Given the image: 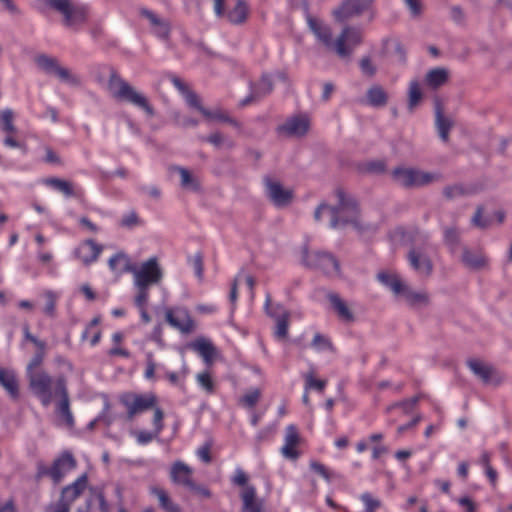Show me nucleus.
I'll list each match as a JSON object with an SVG mask.
<instances>
[{
	"instance_id": "obj_50",
	"label": "nucleus",
	"mask_w": 512,
	"mask_h": 512,
	"mask_svg": "<svg viewBox=\"0 0 512 512\" xmlns=\"http://www.w3.org/2000/svg\"><path fill=\"white\" fill-rule=\"evenodd\" d=\"M386 165L383 161H371L364 165V171L372 174H381L385 171Z\"/></svg>"
},
{
	"instance_id": "obj_56",
	"label": "nucleus",
	"mask_w": 512,
	"mask_h": 512,
	"mask_svg": "<svg viewBox=\"0 0 512 512\" xmlns=\"http://www.w3.org/2000/svg\"><path fill=\"white\" fill-rule=\"evenodd\" d=\"M154 411V425L156 434L163 429V411L156 405L155 408H151Z\"/></svg>"
},
{
	"instance_id": "obj_24",
	"label": "nucleus",
	"mask_w": 512,
	"mask_h": 512,
	"mask_svg": "<svg viewBox=\"0 0 512 512\" xmlns=\"http://www.w3.org/2000/svg\"><path fill=\"white\" fill-rule=\"evenodd\" d=\"M300 443V436L295 426L290 425L287 427L285 444L281 448V452L285 458L295 460L299 457L300 453L297 449Z\"/></svg>"
},
{
	"instance_id": "obj_18",
	"label": "nucleus",
	"mask_w": 512,
	"mask_h": 512,
	"mask_svg": "<svg viewBox=\"0 0 512 512\" xmlns=\"http://www.w3.org/2000/svg\"><path fill=\"white\" fill-rule=\"evenodd\" d=\"M165 318L172 327L182 333H190L194 330L195 323L186 309H169L166 311Z\"/></svg>"
},
{
	"instance_id": "obj_16",
	"label": "nucleus",
	"mask_w": 512,
	"mask_h": 512,
	"mask_svg": "<svg viewBox=\"0 0 512 512\" xmlns=\"http://www.w3.org/2000/svg\"><path fill=\"white\" fill-rule=\"evenodd\" d=\"M187 102L188 104L199 111L207 121H218V122H227L233 125H237V122L232 119L226 111L222 109H216L214 111H210L206 109L202 104L198 96L193 92L187 93Z\"/></svg>"
},
{
	"instance_id": "obj_7",
	"label": "nucleus",
	"mask_w": 512,
	"mask_h": 512,
	"mask_svg": "<svg viewBox=\"0 0 512 512\" xmlns=\"http://www.w3.org/2000/svg\"><path fill=\"white\" fill-rule=\"evenodd\" d=\"M76 460L70 453H64L57 458L50 468L40 466L38 477L50 476L55 484L62 481L65 475L76 467Z\"/></svg>"
},
{
	"instance_id": "obj_37",
	"label": "nucleus",
	"mask_w": 512,
	"mask_h": 512,
	"mask_svg": "<svg viewBox=\"0 0 512 512\" xmlns=\"http://www.w3.org/2000/svg\"><path fill=\"white\" fill-rule=\"evenodd\" d=\"M150 491L158 498L160 506L165 512H181L179 506L172 502L168 493L163 488L153 486L150 488Z\"/></svg>"
},
{
	"instance_id": "obj_61",
	"label": "nucleus",
	"mask_w": 512,
	"mask_h": 512,
	"mask_svg": "<svg viewBox=\"0 0 512 512\" xmlns=\"http://www.w3.org/2000/svg\"><path fill=\"white\" fill-rule=\"evenodd\" d=\"M405 3L408 5L411 13L414 16H418L422 12V2L421 0H405Z\"/></svg>"
},
{
	"instance_id": "obj_55",
	"label": "nucleus",
	"mask_w": 512,
	"mask_h": 512,
	"mask_svg": "<svg viewBox=\"0 0 512 512\" xmlns=\"http://www.w3.org/2000/svg\"><path fill=\"white\" fill-rule=\"evenodd\" d=\"M483 211V207L479 206L472 218L473 224L479 228H486L489 225V221L487 219H483Z\"/></svg>"
},
{
	"instance_id": "obj_60",
	"label": "nucleus",
	"mask_w": 512,
	"mask_h": 512,
	"mask_svg": "<svg viewBox=\"0 0 512 512\" xmlns=\"http://www.w3.org/2000/svg\"><path fill=\"white\" fill-rule=\"evenodd\" d=\"M121 223L125 227H133L139 223V217L135 212H130L128 215L123 217Z\"/></svg>"
},
{
	"instance_id": "obj_47",
	"label": "nucleus",
	"mask_w": 512,
	"mask_h": 512,
	"mask_svg": "<svg viewBox=\"0 0 512 512\" xmlns=\"http://www.w3.org/2000/svg\"><path fill=\"white\" fill-rule=\"evenodd\" d=\"M43 2L47 7L61 13L62 15L67 12V9H69L72 4L71 0H43Z\"/></svg>"
},
{
	"instance_id": "obj_13",
	"label": "nucleus",
	"mask_w": 512,
	"mask_h": 512,
	"mask_svg": "<svg viewBox=\"0 0 512 512\" xmlns=\"http://www.w3.org/2000/svg\"><path fill=\"white\" fill-rule=\"evenodd\" d=\"M134 275L137 287H148L160 281L162 272L157 264V260L151 258L145 262L139 270H136Z\"/></svg>"
},
{
	"instance_id": "obj_49",
	"label": "nucleus",
	"mask_w": 512,
	"mask_h": 512,
	"mask_svg": "<svg viewBox=\"0 0 512 512\" xmlns=\"http://www.w3.org/2000/svg\"><path fill=\"white\" fill-rule=\"evenodd\" d=\"M444 196L451 200L466 194V189L462 185H450L443 189Z\"/></svg>"
},
{
	"instance_id": "obj_63",
	"label": "nucleus",
	"mask_w": 512,
	"mask_h": 512,
	"mask_svg": "<svg viewBox=\"0 0 512 512\" xmlns=\"http://www.w3.org/2000/svg\"><path fill=\"white\" fill-rule=\"evenodd\" d=\"M46 512H70V507L67 506V504H63L57 501L50 504L46 508Z\"/></svg>"
},
{
	"instance_id": "obj_48",
	"label": "nucleus",
	"mask_w": 512,
	"mask_h": 512,
	"mask_svg": "<svg viewBox=\"0 0 512 512\" xmlns=\"http://www.w3.org/2000/svg\"><path fill=\"white\" fill-rule=\"evenodd\" d=\"M361 500L365 504V512H375L382 505L381 501L374 498L370 493L362 494Z\"/></svg>"
},
{
	"instance_id": "obj_17",
	"label": "nucleus",
	"mask_w": 512,
	"mask_h": 512,
	"mask_svg": "<svg viewBox=\"0 0 512 512\" xmlns=\"http://www.w3.org/2000/svg\"><path fill=\"white\" fill-rule=\"evenodd\" d=\"M310 128V119L306 115H295L278 127L279 133L289 137L304 136Z\"/></svg>"
},
{
	"instance_id": "obj_11",
	"label": "nucleus",
	"mask_w": 512,
	"mask_h": 512,
	"mask_svg": "<svg viewBox=\"0 0 512 512\" xmlns=\"http://www.w3.org/2000/svg\"><path fill=\"white\" fill-rule=\"evenodd\" d=\"M374 0H344L333 12L338 22H345L369 10Z\"/></svg>"
},
{
	"instance_id": "obj_45",
	"label": "nucleus",
	"mask_w": 512,
	"mask_h": 512,
	"mask_svg": "<svg viewBox=\"0 0 512 512\" xmlns=\"http://www.w3.org/2000/svg\"><path fill=\"white\" fill-rule=\"evenodd\" d=\"M181 177V185L185 189L196 191L199 189V182L194 178L191 173L185 168H178Z\"/></svg>"
},
{
	"instance_id": "obj_15",
	"label": "nucleus",
	"mask_w": 512,
	"mask_h": 512,
	"mask_svg": "<svg viewBox=\"0 0 512 512\" xmlns=\"http://www.w3.org/2000/svg\"><path fill=\"white\" fill-rule=\"evenodd\" d=\"M214 10L218 17L226 16L233 24H241L246 21L248 16V7L244 0H237L235 6L226 12L225 0H213Z\"/></svg>"
},
{
	"instance_id": "obj_27",
	"label": "nucleus",
	"mask_w": 512,
	"mask_h": 512,
	"mask_svg": "<svg viewBox=\"0 0 512 512\" xmlns=\"http://www.w3.org/2000/svg\"><path fill=\"white\" fill-rule=\"evenodd\" d=\"M241 512H264L263 501L257 497L255 488H245L242 494Z\"/></svg>"
},
{
	"instance_id": "obj_21",
	"label": "nucleus",
	"mask_w": 512,
	"mask_h": 512,
	"mask_svg": "<svg viewBox=\"0 0 512 512\" xmlns=\"http://www.w3.org/2000/svg\"><path fill=\"white\" fill-rule=\"evenodd\" d=\"M101 252L102 246L91 239L83 241L75 249L76 257L85 265L96 261Z\"/></svg>"
},
{
	"instance_id": "obj_36",
	"label": "nucleus",
	"mask_w": 512,
	"mask_h": 512,
	"mask_svg": "<svg viewBox=\"0 0 512 512\" xmlns=\"http://www.w3.org/2000/svg\"><path fill=\"white\" fill-rule=\"evenodd\" d=\"M400 295L412 306H426L429 304V295L426 292H416L406 284Z\"/></svg>"
},
{
	"instance_id": "obj_20",
	"label": "nucleus",
	"mask_w": 512,
	"mask_h": 512,
	"mask_svg": "<svg viewBox=\"0 0 512 512\" xmlns=\"http://www.w3.org/2000/svg\"><path fill=\"white\" fill-rule=\"evenodd\" d=\"M88 485V479L86 475L80 476L75 482L64 487L61 491V496L58 502L67 504V506H71V504L83 494Z\"/></svg>"
},
{
	"instance_id": "obj_28",
	"label": "nucleus",
	"mask_w": 512,
	"mask_h": 512,
	"mask_svg": "<svg viewBox=\"0 0 512 512\" xmlns=\"http://www.w3.org/2000/svg\"><path fill=\"white\" fill-rule=\"evenodd\" d=\"M0 385L13 399H17L19 397V384L13 370L0 366Z\"/></svg>"
},
{
	"instance_id": "obj_57",
	"label": "nucleus",
	"mask_w": 512,
	"mask_h": 512,
	"mask_svg": "<svg viewBox=\"0 0 512 512\" xmlns=\"http://www.w3.org/2000/svg\"><path fill=\"white\" fill-rule=\"evenodd\" d=\"M312 345L318 349H321V348H330L332 349V344L331 342L325 338L324 336L320 335V334H316L313 338V341H312Z\"/></svg>"
},
{
	"instance_id": "obj_58",
	"label": "nucleus",
	"mask_w": 512,
	"mask_h": 512,
	"mask_svg": "<svg viewBox=\"0 0 512 512\" xmlns=\"http://www.w3.org/2000/svg\"><path fill=\"white\" fill-rule=\"evenodd\" d=\"M445 240L449 245H457L459 243L458 231L455 228L446 229Z\"/></svg>"
},
{
	"instance_id": "obj_62",
	"label": "nucleus",
	"mask_w": 512,
	"mask_h": 512,
	"mask_svg": "<svg viewBox=\"0 0 512 512\" xmlns=\"http://www.w3.org/2000/svg\"><path fill=\"white\" fill-rule=\"evenodd\" d=\"M199 457L205 462H211V446L209 444H205L204 446L198 449Z\"/></svg>"
},
{
	"instance_id": "obj_32",
	"label": "nucleus",
	"mask_w": 512,
	"mask_h": 512,
	"mask_svg": "<svg viewBox=\"0 0 512 512\" xmlns=\"http://www.w3.org/2000/svg\"><path fill=\"white\" fill-rule=\"evenodd\" d=\"M191 346L203 357L208 365L213 363L216 357V349L209 340L200 338L194 341Z\"/></svg>"
},
{
	"instance_id": "obj_26",
	"label": "nucleus",
	"mask_w": 512,
	"mask_h": 512,
	"mask_svg": "<svg viewBox=\"0 0 512 512\" xmlns=\"http://www.w3.org/2000/svg\"><path fill=\"white\" fill-rule=\"evenodd\" d=\"M271 302V296L268 295L266 298V311L270 316L276 317L275 335L278 339L284 340L288 335L290 313L283 310L278 316H276V314L270 310Z\"/></svg>"
},
{
	"instance_id": "obj_2",
	"label": "nucleus",
	"mask_w": 512,
	"mask_h": 512,
	"mask_svg": "<svg viewBox=\"0 0 512 512\" xmlns=\"http://www.w3.org/2000/svg\"><path fill=\"white\" fill-rule=\"evenodd\" d=\"M29 387L31 391L40 398L44 406H48L54 395L60 397L58 411L68 425L73 424V417L69 408V397L66 388V381L60 377L54 383L52 377L46 372H38L28 375Z\"/></svg>"
},
{
	"instance_id": "obj_31",
	"label": "nucleus",
	"mask_w": 512,
	"mask_h": 512,
	"mask_svg": "<svg viewBox=\"0 0 512 512\" xmlns=\"http://www.w3.org/2000/svg\"><path fill=\"white\" fill-rule=\"evenodd\" d=\"M329 300L340 320L348 323L353 322L355 320L354 314L350 310L347 303L344 300H342L338 295L330 294Z\"/></svg>"
},
{
	"instance_id": "obj_41",
	"label": "nucleus",
	"mask_w": 512,
	"mask_h": 512,
	"mask_svg": "<svg viewBox=\"0 0 512 512\" xmlns=\"http://www.w3.org/2000/svg\"><path fill=\"white\" fill-rule=\"evenodd\" d=\"M109 266L114 272L118 274L132 270L129 258L122 253L113 256L109 260Z\"/></svg>"
},
{
	"instance_id": "obj_43",
	"label": "nucleus",
	"mask_w": 512,
	"mask_h": 512,
	"mask_svg": "<svg viewBox=\"0 0 512 512\" xmlns=\"http://www.w3.org/2000/svg\"><path fill=\"white\" fill-rule=\"evenodd\" d=\"M14 114L11 110H4L0 113L1 129L6 134H17V128L13 123Z\"/></svg>"
},
{
	"instance_id": "obj_54",
	"label": "nucleus",
	"mask_w": 512,
	"mask_h": 512,
	"mask_svg": "<svg viewBox=\"0 0 512 512\" xmlns=\"http://www.w3.org/2000/svg\"><path fill=\"white\" fill-rule=\"evenodd\" d=\"M233 482L234 484L238 485V486H241L242 487V490H241V493L244 491L245 488H253L252 486H249L247 484L248 482V476L247 474L242 471V470H238L233 478Z\"/></svg>"
},
{
	"instance_id": "obj_34",
	"label": "nucleus",
	"mask_w": 512,
	"mask_h": 512,
	"mask_svg": "<svg viewBox=\"0 0 512 512\" xmlns=\"http://www.w3.org/2000/svg\"><path fill=\"white\" fill-rule=\"evenodd\" d=\"M436 126L439 131L440 137L443 141L447 142L449 139V131L453 126V121L446 117L443 113L441 104L436 106Z\"/></svg>"
},
{
	"instance_id": "obj_23",
	"label": "nucleus",
	"mask_w": 512,
	"mask_h": 512,
	"mask_svg": "<svg viewBox=\"0 0 512 512\" xmlns=\"http://www.w3.org/2000/svg\"><path fill=\"white\" fill-rule=\"evenodd\" d=\"M273 90V81L269 74H263L257 82L251 84V95L247 97L242 105H247L269 94Z\"/></svg>"
},
{
	"instance_id": "obj_30",
	"label": "nucleus",
	"mask_w": 512,
	"mask_h": 512,
	"mask_svg": "<svg viewBox=\"0 0 512 512\" xmlns=\"http://www.w3.org/2000/svg\"><path fill=\"white\" fill-rule=\"evenodd\" d=\"M87 19V10L85 7L70 5L67 12L63 15V22L66 26H77L85 23Z\"/></svg>"
},
{
	"instance_id": "obj_38",
	"label": "nucleus",
	"mask_w": 512,
	"mask_h": 512,
	"mask_svg": "<svg viewBox=\"0 0 512 512\" xmlns=\"http://www.w3.org/2000/svg\"><path fill=\"white\" fill-rule=\"evenodd\" d=\"M142 15L149 20L150 24L153 27H155L156 25H160V29L156 30V34L159 37H162L164 39H167L169 37L170 25L167 21H165L164 19L160 18L155 13L148 11V10L142 11Z\"/></svg>"
},
{
	"instance_id": "obj_12",
	"label": "nucleus",
	"mask_w": 512,
	"mask_h": 512,
	"mask_svg": "<svg viewBox=\"0 0 512 512\" xmlns=\"http://www.w3.org/2000/svg\"><path fill=\"white\" fill-rule=\"evenodd\" d=\"M339 205L336 208V215L340 221V227L343 225H354L359 227V214L356 203L352 199H346L343 191H338Z\"/></svg>"
},
{
	"instance_id": "obj_4",
	"label": "nucleus",
	"mask_w": 512,
	"mask_h": 512,
	"mask_svg": "<svg viewBox=\"0 0 512 512\" xmlns=\"http://www.w3.org/2000/svg\"><path fill=\"white\" fill-rule=\"evenodd\" d=\"M392 179L406 188H416L431 184L441 179L438 173H430L413 168L399 167L392 171Z\"/></svg>"
},
{
	"instance_id": "obj_19",
	"label": "nucleus",
	"mask_w": 512,
	"mask_h": 512,
	"mask_svg": "<svg viewBox=\"0 0 512 512\" xmlns=\"http://www.w3.org/2000/svg\"><path fill=\"white\" fill-rule=\"evenodd\" d=\"M25 338L32 342L36 348L37 352L34 357L30 360L27 366V376L33 373H38L44 371L41 367L45 359L46 355V344L33 336L28 329L25 330Z\"/></svg>"
},
{
	"instance_id": "obj_9",
	"label": "nucleus",
	"mask_w": 512,
	"mask_h": 512,
	"mask_svg": "<svg viewBox=\"0 0 512 512\" xmlns=\"http://www.w3.org/2000/svg\"><path fill=\"white\" fill-rule=\"evenodd\" d=\"M37 65L49 74L57 76L60 80L72 85L80 83L79 78L72 74L69 69L61 66L57 59L46 55H39L35 59Z\"/></svg>"
},
{
	"instance_id": "obj_10",
	"label": "nucleus",
	"mask_w": 512,
	"mask_h": 512,
	"mask_svg": "<svg viewBox=\"0 0 512 512\" xmlns=\"http://www.w3.org/2000/svg\"><path fill=\"white\" fill-rule=\"evenodd\" d=\"M468 366L472 372L486 385L497 386L504 380V376L492 365L479 359H470Z\"/></svg>"
},
{
	"instance_id": "obj_44",
	"label": "nucleus",
	"mask_w": 512,
	"mask_h": 512,
	"mask_svg": "<svg viewBox=\"0 0 512 512\" xmlns=\"http://www.w3.org/2000/svg\"><path fill=\"white\" fill-rule=\"evenodd\" d=\"M261 398V390L260 389H252L246 392L240 399L239 403L245 408H253L259 402Z\"/></svg>"
},
{
	"instance_id": "obj_29",
	"label": "nucleus",
	"mask_w": 512,
	"mask_h": 512,
	"mask_svg": "<svg viewBox=\"0 0 512 512\" xmlns=\"http://www.w3.org/2000/svg\"><path fill=\"white\" fill-rule=\"evenodd\" d=\"M448 80L449 71L446 68H434L425 75V84L433 90L445 85Z\"/></svg>"
},
{
	"instance_id": "obj_6",
	"label": "nucleus",
	"mask_w": 512,
	"mask_h": 512,
	"mask_svg": "<svg viewBox=\"0 0 512 512\" xmlns=\"http://www.w3.org/2000/svg\"><path fill=\"white\" fill-rule=\"evenodd\" d=\"M120 403L127 411V417L132 420L137 414L155 408L158 404L157 396L152 393L125 392L120 396Z\"/></svg>"
},
{
	"instance_id": "obj_1",
	"label": "nucleus",
	"mask_w": 512,
	"mask_h": 512,
	"mask_svg": "<svg viewBox=\"0 0 512 512\" xmlns=\"http://www.w3.org/2000/svg\"><path fill=\"white\" fill-rule=\"evenodd\" d=\"M308 24L314 35L330 51L335 52L340 58L351 56L355 47L363 41V31L358 27L345 26L336 39L332 38L331 29L321 21L309 18Z\"/></svg>"
},
{
	"instance_id": "obj_35",
	"label": "nucleus",
	"mask_w": 512,
	"mask_h": 512,
	"mask_svg": "<svg viewBox=\"0 0 512 512\" xmlns=\"http://www.w3.org/2000/svg\"><path fill=\"white\" fill-rule=\"evenodd\" d=\"M462 261L467 267L475 270L485 268L488 263L487 258L483 253L473 252L467 249L464 250Z\"/></svg>"
},
{
	"instance_id": "obj_64",
	"label": "nucleus",
	"mask_w": 512,
	"mask_h": 512,
	"mask_svg": "<svg viewBox=\"0 0 512 512\" xmlns=\"http://www.w3.org/2000/svg\"><path fill=\"white\" fill-rule=\"evenodd\" d=\"M206 140L216 147H221L225 142L224 136L219 132L211 134Z\"/></svg>"
},
{
	"instance_id": "obj_3",
	"label": "nucleus",
	"mask_w": 512,
	"mask_h": 512,
	"mask_svg": "<svg viewBox=\"0 0 512 512\" xmlns=\"http://www.w3.org/2000/svg\"><path fill=\"white\" fill-rule=\"evenodd\" d=\"M108 90L112 97L119 101H127L142 108L147 114L153 115L154 110L147 98L135 90L129 83L122 79L116 72L110 74Z\"/></svg>"
},
{
	"instance_id": "obj_14",
	"label": "nucleus",
	"mask_w": 512,
	"mask_h": 512,
	"mask_svg": "<svg viewBox=\"0 0 512 512\" xmlns=\"http://www.w3.org/2000/svg\"><path fill=\"white\" fill-rule=\"evenodd\" d=\"M265 185L269 199L277 207H286L294 199V191L284 187L279 181L272 178H266Z\"/></svg>"
},
{
	"instance_id": "obj_42",
	"label": "nucleus",
	"mask_w": 512,
	"mask_h": 512,
	"mask_svg": "<svg viewBox=\"0 0 512 512\" xmlns=\"http://www.w3.org/2000/svg\"><path fill=\"white\" fill-rule=\"evenodd\" d=\"M45 184L62 192L65 196L74 195V186L71 182L60 178H48L45 180Z\"/></svg>"
},
{
	"instance_id": "obj_51",
	"label": "nucleus",
	"mask_w": 512,
	"mask_h": 512,
	"mask_svg": "<svg viewBox=\"0 0 512 512\" xmlns=\"http://www.w3.org/2000/svg\"><path fill=\"white\" fill-rule=\"evenodd\" d=\"M306 379V388H314L318 391H322L326 385L324 380L316 379L312 372L308 373L305 377Z\"/></svg>"
},
{
	"instance_id": "obj_22",
	"label": "nucleus",
	"mask_w": 512,
	"mask_h": 512,
	"mask_svg": "<svg viewBox=\"0 0 512 512\" xmlns=\"http://www.w3.org/2000/svg\"><path fill=\"white\" fill-rule=\"evenodd\" d=\"M408 259L412 267L421 275L428 277L433 270V264L423 251L412 248L409 251Z\"/></svg>"
},
{
	"instance_id": "obj_33",
	"label": "nucleus",
	"mask_w": 512,
	"mask_h": 512,
	"mask_svg": "<svg viewBox=\"0 0 512 512\" xmlns=\"http://www.w3.org/2000/svg\"><path fill=\"white\" fill-rule=\"evenodd\" d=\"M377 279L384 285L388 286L396 295H400L405 283L400 277L393 272L380 271L377 274Z\"/></svg>"
},
{
	"instance_id": "obj_25",
	"label": "nucleus",
	"mask_w": 512,
	"mask_h": 512,
	"mask_svg": "<svg viewBox=\"0 0 512 512\" xmlns=\"http://www.w3.org/2000/svg\"><path fill=\"white\" fill-rule=\"evenodd\" d=\"M314 219L321 225L332 228L340 227V221L336 215V209L326 203H321L314 212Z\"/></svg>"
},
{
	"instance_id": "obj_40",
	"label": "nucleus",
	"mask_w": 512,
	"mask_h": 512,
	"mask_svg": "<svg viewBox=\"0 0 512 512\" xmlns=\"http://www.w3.org/2000/svg\"><path fill=\"white\" fill-rule=\"evenodd\" d=\"M423 98V92L421 85L417 80H413L409 83L408 88V108L413 111L421 102Z\"/></svg>"
},
{
	"instance_id": "obj_53",
	"label": "nucleus",
	"mask_w": 512,
	"mask_h": 512,
	"mask_svg": "<svg viewBox=\"0 0 512 512\" xmlns=\"http://www.w3.org/2000/svg\"><path fill=\"white\" fill-rule=\"evenodd\" d=\"M310 468L320 476H322L326 481H330L331 472L321 463L317 461H312L310 463Z\"/></svg>"
},
{
	"instance_id": "obj_5",
	"label": "nucleus",
	"mask_w": 512,
	"mask_h": 512,
	"mask_svg": "<svg viewBox=\"0 0 512 512\" xmlns=\"http://www.w3.org/2000/svg\"><path fill=\"white\" fill-rule=\"evenodd\" d=\"M303 263L313 269L321 270L328 276L340 275V263L330 253L325 251H309L306 247L302 251Z\"/></svg>"
},
{
	"instance_id": "obj_39",
	"label": "nucleus",
	"mask_w": 512,
	"mask_h": 512,
	"mask_svg": "<svg viewBox=\"0 0 512 512\" xmlns=\"http://www.w3.org/2000/svg\"><path fill=\"white\" fill-rule=\"evenodd\" d=\"M387 100V93L379 85H374L367 91V101L372 106H384L386 105Z\"/></svg>"
},
{
	"instance_id": "obj_52",
	"label": "nucleus",
	"mask_w": 512,
	"mask_h": 512,
	"mask_svg": "<svg viewBox=\"0 0 512 512\" xmlns=\"http://www.w3.org/2000/svg\"><path fill=\"white\" fill-rule=\"evenodd\" d=\"M198 382L200 385L209 393L214 391V383L212 377L209 373H200L197 376Z\"/></svg>"
},
{
	"instance_id": "obj_46",
	"label": "nucleus",
	"mask_w": 512,
	"mask_h": 512,
	"mask_svg": "<svg viewBox=\"0 0 512 512\" xmlns=\"http://www.w3.org/2000/svg\"><path fill=\"white\" fill-rule=\"evenodd\" d=\"M46 303L44 306V313L49 317L55 316V309H56V301H57V295L52 291H46L43 294Z\"/></svg>"
},
{
	"instance_id": "obj_8",
	"label": "nucleus",
	"mask_w": 512,
	"mask_h": 512,
	"mask_svg": "<svg viewBox=\"0 0 512 512\" xmlns=\"http://www.w3.org/2000/svg\"><path fill=\"white\" fill-rule=\"evenodd\" d=\"M193 470L181 461H176L171 467V479L174 483L182 485L189 490L209 496V491L203 487L198 486L192 479Z\"/></svg>"
},
{
	"instance_id": "obj_59",
	"label": "nucleus",
	"mask_w": 512,
	"mask_h": 512,
	"mask_svg": "<svg viewBox=\"0 0 512 512\" xmlns=\"http://www.w3.org/2000/svg\"><path fill=\"white\" fill-rule=\"evenodd\" d=\"M360 67L363 71V73L369 75V76H373L376 72V69L372 63V61L369 59V58H363L361 59L360 61Z\"/></svg>"
}]
</instances>
